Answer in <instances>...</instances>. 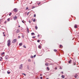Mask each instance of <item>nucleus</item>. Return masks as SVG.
<instances>
[{
    "mask_svg": "<svg viewBox=\"0 0 79 79\" xmlns=\"http://www.w3.org/2000/svg\"><path fill=\"white\" fill-rule=\"evenodd\" d=\"M40 76H42V74H40Z\"/></svg>",
    "mask_w": 79,
    "mask_h": 79,
    "instance_id": "obj_55",
    "label": "nucleus"
},
{
    "mask_svg": "<svg viewBox=\"0 0 79 79\" xmlns=\"http://www.w3.org/2000/svg\"><path fill=\"white\" fill-rule=\"evenodd\" d=\"M46 79H48V78H47Z\"/></svg>",
    "mask_w": 79,
    "mask_h": 79,
    "instance_id": "obj_57",
    "label": "nucleus"
},
{
    "mask_svg": "<svg viewBox=\"0 0 79 79\" xmlns=\"http://www.w3.org/2000/svg\"><path fill=\"white\" fill-rule=\"evenodd\" d=\"M60 69H61V67L60 68Z\"/></svg>",
    "mask_w": 79,
    "mask_h": 79,
    "instance_id": "obj_58",
    "label": "nucleus"
},
{
    "mask_svg": "<svg viewBox=\"0 0 79 79\" xmlns=\"http://www.w3.org/2000/svg\"><path fill=\"white\" fill-rule=\"evenodd\" d=\"M41 45H39L38 47L39 48H40V49L41 48Z\"/></svg>",
    "mask_w": 79,
    "mask_h": 79,
    "instance_id": "obj_8",
    "label": "nucleus"
},
{
    "mask_svg": "<svg viewBox=\"0 0 79 79\" xmlns=\"http://www.w3.org/2000/svg\"><path fill=\"white\" fill-rule=\"evenodd\" d=\"M17 41V39H15L13 40L12 41V43L14 44V43H15V42H16Z\"/></svg>",
    "mask_w": 79,
    "mask_h": 79,
    "instance_id": "obj_2",
    "label": "nucleus"
},
{
    "mask_svg": "<svg viewBox=\"0 0 79 79\" xmlns=\"http://www.w3.org/2000/svg\"><path fill=\"white\" fill-rule=\"evenodd\" d=\"M34 64H35V62H34Z\"/></svg>",
    "mask_w": 79,
    "mask_h": 79,
    "instance_id": "obj_60",
    "label": "nucleus"
},
{
    "mask_svg": "<svg viewBox=\"0 0 79 79\" xmlns=\"http://www.w3.org/2000/svg\"><path fill=\"white\" fill-rule=\"evenodd\" d=\"M10 18L8 19H7V21H10Z\"/></svg>",
    "mask_w": 79,
    "mask_h": 79,
    "instance_id": "obj_19",
    "label": "nucleus"
},
{
    "mask_svg": "<svg viewBox=\"0 0 79 79\" xmlns=\"http://www.w3.org/2000/svg\"><path fill=\"white\" fill-rule=\"evenodd\" d=\"M7 74H10V72H9V71H7Z\"/></svg>",
    "mask_w": 79,
    "mask_h": 79,
    "instance_id": "obj_17",
    "label": "nucleus"
},
{
    "mask_svg": "<svg viewBox=\"0 0 79 79\" xmlns=\"http://www.w3.org/2000/svg\"><path fill=\"white\" fill-rule=\"evenodd\" d=\"M0 61H2V59H0Z\"/></svg>",
    "mask_w": 79,
    "mask_h": 79,
    "instance_id": "obj_54",
    "label": "nucleus"
},
{
    "mask_svg": "<svg viewBox=\"0 0 79 79\" xmlns=\"http://www.w3.org/2000/svg\"><path fill=\"white\" fill-rule=\"evenodd\" d=\"M31 35H35V33H34V32L31 33Z\"/></svg>",
    "mask_w": 79,
    "mask_h": 79,
    "instance_id": "obj_13",
    "label": "nucleus"
},
{
    "mask_svg": "<svg viewBox=\"0 0 79 79\" xmlns=\"http://www.w3.org/2000/svg\"><path fill=\"white\" fill-rule=\"evenodd\" d=\"M28 69H29V65H28L27 66Z\"/></svg>",
    "mask_w": 79,
    "mask_h": 79,
    "instance_id": "obj_31",
    "label": "nucleus"
},
{
    "mask_svg": "<svg viewBox=\"0 0 79 79\" xmlns=\"http://www.w3.org/2000/svg\"><path fill=\"white\" fill-rule=\"evenodd\" d=\"M35 56H36V55H34L33 57H34V58H35Z\"/></svg>",
    "mask_w": 79,
    "mask_h": 79,
    "instance_id": "obj_32",
    "label": "nucleus"
},
{
    "mask_svg": "<svg viewBox=\"0 0 79 79\" xmlns=\"http://www.w3.org/2000/svg\"><path fill=\"white\" fill-rule=\"evenodd\" d=\"M35 29H36V30H37V28H38L37 27V26H35Z\"/></svg>",
    "mask_w": 79,
    "mask_h": 79,
    "instance_id": "obj_24",
    "label": "nucleus"
},
{
    "mask_svg": "<svg viewBox=\"0 0 79 79\" xmlns=\"http://www.w3.org/2000/svg\"><path fill=\"white\" fill-rule=\"evenodd\" d=\"M73 65H76V63H74V62L73 63Z\"/></svg>",
    "mask_w": 79,
    "mask_h": 79,
    "instance_id": "obj_34",
    "label": "nucleus"
},
{
    "mask_svg": "<svg viewBox=\"0 0 79 79\" xmlns=\"http://www.w3.org/2000/svg\"><path fill=\"white\" fill-rule=\"evenodd\" d=\"M0 58H1V59H3V57H0Z\"/></svg>",
    "mask_w": 79,
    "mask_h": 79,
    "instance_id": "obj_46",
    "label": "nucleus"
},
{
    "mask_svg": "<svg viewBox=\"0 0 79 79\" xmlns=\"http://www.w3.org/2000/svg\"><path fill=\"white\" fill-rule=\"evenodd\" d=\"M4 23H5V24H6V21H5V22H4Z\"/></svg>",
    "mask_w": 79,
    "mask_h": 79,
    "instance_id": "obj_42",
    "label": "nucleus"
},
{
    "mask_svg": "<svg viewBox=\"0 0 79 79\" xmlns=\"http://www.w3.org/2000/svg\"><path fill=\"white\" fill-rule=\"evenodd\" d=\"M3 36H4V37H5V34H4Z\"/></svg>",
    "mask_w": 79,
    "mask_h": 79,
    "instance_id": "obj_51",
    "label": "nucleus"
},
{
    "mask_svg": "<svg viewBox=\"0 0 79 79\" xmlns=\"http://www.w3.org/2000/svg\"><path fill=\"white\" fill-rule=\"evenodd\" d=\"M22 23H24V22L23 21H22Z\"/></svg>",
    "mask_w": 79,
    "mask_h": 79,
    "instance_id": "obj_44",
    "label": "nucleus"
},
{
    "mask_svg": "<svg viewBox=\"0 0 79 79\" xmlns=\"http://www.w3.org/2000/svg\"><path fill=\"white\" fill-rule=\"evenodd\" d=\"M3 34H5V32H3Z\"/></svg>",
    "mask_w": 79,
    "mask_h": 79,
    "instance_id": "obj_56",
    "label": "nucleus"
},
{
    "mask_svg": "<svg viewBox=\"0 0 79 79\" xmlns=\"http://www.w3.org/2000/svg\"><path fill=\"white\" fill-rule=\"evenodd\" d=\"M5 54V52H3L1 54V55H4Z\"/></svg>",
    "mask_w": 79,
    "mask_h": 79,
    "instance_id": "obj_23",
    "label": "nucleus"
},
{
    "mask_svg": "<svg viewBox=\"0 0 79 79\" xmlns=\"http://www.w3.org/2000/svg\"><path fill=\"white\" fill-rule=\"evenodd\" d=\"M2 21V19H0V23L1 22V21Z\"/></svg>",
    "mask_w": 79,
    "mask_h": 79,
    "instance_id": "obj_45",
    "label": "nucleus"
},
{
    "mask_svg": "<svg viewBox=\"0 0 79 79\" xmlns=\"http://www.w3.org/2000/svg\"><path fill=\"white\" fill-rule=\"evenodd\" d=\"M53 64L52 63H50V65H53Z\"/></svg>",
    "mask_w": 79,
    "mask_h": 79,
    "instance_id": "obj_37",
    "label": "nucleus"
},
{
    "mask_svg": "<svg viewBox=\"0 0 79 79\" xmlns=\"http://www.w3.org/2000/svg\"><path fill=\"white\" fill-rule=\"evenodd\" d=\"M28 10H29V9H28Z\"/></svg>",
    "mask_w": 79,
    "mask_h": 79,
    "instance_id": "obj_61",
    "label": "nucleus"
},
{
    "mask_svg": "<svg viewBox=\"0 0 79 79\" xmlns=\"http://www.w3.org/2000/svg\"><path fill=\"white\" fill-rule=\"evenodd\" d=\"M62 74H63V72H61Z\"/></svg>",
    "mask_w": 79,
    "mask_h": 79,
    "instance_id": "obj_52",
    "label": "nucleus"
},
{
    "mask_svg": "<svg viewBox=\"0 0 79 79\" xmlns=\"http://www.w3.org/2000/svg\"><path fill=\"white\" fill-rule=\"evenodd\" d=\"M40 36V35H38L37 36L38 37H39V36Z\"/></svg>",
    "mask_w": 79,
    "mask_h": 79,
    "instance_id": "obj_48",
    "label": "nucleus"
},
{
    "mask_svg": "<svg viewBox=\"0 0 79 79\" xmlns=\"http://www.w3.org/2000/svg\"><path fill=\"white\" fill-rule=\"evenodd\" d=\"M47 69L48 71H49L50 70V69H49V68L48 67H47Z\"/></svg>",
    "mask_w": 79,
    "mask_h": 79,
    "instance_id": "obj_20",
    "label": "nucleus"
},
{
    "mask_svg": "<svg viewBox=\"0 0 79 79\" xmlns=\"http://www.w3.org/2000/svg\"><path fill=\"white\" fill-rule=\"evenodd\" d=\"M40 79H42V77H40Z\"/></svg>",
    "mask_w": 79,
    "mask_h": 79,
    "instance_id": "obj_41",
    "label": "nucleus"
},
{
    "mask_svg": "<svg viewBox=\"0 0 79 79\" xmlns=\"http://www.w3.org/2000/svg\"><path fill=\"white\" fill-rule=\"evenodd\" d=\"M60 48L63 47V45H60Z\"/></svg>",
    "mask_w": 79,
    "mask_h": 79,
    "instance_id": "obj_15",
    "label": "nucleus"
},
{
    "mask_svg": "<svg viewBox=\"0 0 79 79\" xmlns=\"http://www.w3.org/2000/svg\"><path fill=\"white\" fill-rule=\"evenodd\" d=\"M8 57H9V56H8V55H6V56L5 59L6 60H8Z\"/></svg>",
    "mask_w": 79,
    "mask_h": 79,
    "instance_id": "obj_5",
    "label": "nucleus"
},
{
    "mask_svg": "<svg viewBox=\"0 0 79 79\" xmlns=\"http://www.w3.org/2000/svg\"><path fill=\"white\" fill-rule=\"evenodd\" d=\"M7 45L8 47H10V44H11V40H9L7 41Z\"/></svg>",
    "mask_w": 79,
    "mask_h": 79,
    "instance_id": "obj_1",
    "label": "nucleus"
},
{
    "mask_svg": "<svg viewBox=\"0 0 79 79\" xmlns=\"http://www.w3.org/2000/svg\"><path fill=\"white\" fill-rule=\"evenodd\" d=\"M36 17V15L35 14H34V17Z\"/></svg>",
    "mask_w": 79,
    "mask_h": 79,
    "instance_id": "obj_33",
    "label": "nucleus"
},
{
    "mask_svg": "<svg viewBox=\"0 0 79 79\" xmlns=\"http://www.w3.org/2000/svg\"><path fill=\"white\" fill-rule=\"evenodd\" d=\"M35 8V6H33L32 8V9H33L34 8Z\"/></svg>",
    "mask_w": 79,
    "mask_h": 79,
    "instance_id": "obj_30",
    "label": "nucleus"
},
{
    "mask_svg": "<svg viewBox=\"0 0 79 79\" xmlns=\"http://www.w3.org/2000/svg\"><path fill=\"white\" fill-rule=\"evenodd\" d=\"M74 77L75 78H76L77 77V76L76 75H75Z\"/></svg>",
    "mask_w": 79,
    "mask_h": 79,
    "instance_id": "obj_39",
    "label": "nucleus"
},
{
    "mask_svg": "<svg viewBox=\"0 0 79 79\" xmlns=\"http://www.w3.org/2000/svg\"><path fill=\"white\" fill-rule=\"evenodd\" d=\"M19 69H23V64H21L20 65Z\"/></svg>",
    "mask_w": 79,
    "mask_h": 79,
    "instance_id": "obj_4",
    "label": "nucleus"
},
{
    "mask_svg": "<svg viewBox=\"0 0 79 79\" xmlns=\"http://www.w3.org/2000/svg\"><path fill=\"white\" fill-rule=\"evenodd\" d=\"M65 79H66V78H65Z\"/></svg>",
    "mask_w": 79,
    "mask_h": 79,
    "instance_id": "obj_62",
    "label": "nucleus"
},
{
    "mask_svg": "<svg viewBox=\"0 0 79 79\" xmlns=\"http://www.w3.org/2000/svg\"><path fill=\"white\" fill-rule=\"evenodd\" d=\"M22 74H23V75H24V76H26V75L25 73H22Z\"/></svg>",
    "mask_w": 79,
    "mask_h": 79,
    "instance_id": "obj_25",
    "label": "nucleus"
},
{
    "mask_svg": "<svg viewBox=\"0 0 79 79\" xmlns=\"http://www.w3.org/2000/svg\"><path fill=\"white\" fill-rule=\"evenodd\" d=\"M17 19V16H15L14 18V19Z\"/></svg>",
    "mask_w": 79,
    "mask_h": 79,
    "instance_id": "obj_9",
    "label": "nucleus"
},
{
    "mask_svg": "<svg viewBox=\"0 0 79 79\" xmlns=\"http://www.w3.org/2000/svg\"><path fill=\"white\" fill-rule=\"evenodd\" d=\"M35 36H33V37H32V38H33V39H35Z\"/></svg>",
    "mask_w": 79,
    "mask_h": 79,
    "instance_id": "obj_36",
    "label": "nucleus"
},
{
    "mask_svg": "<svg viewBox=\"0 0 79 79\" xmlns=\"http://www.w3.org/2000/svg\"><path fill=\"white\" fill-rule=\"evenodd\" d=\"M29 12L27 14V16H28V15H29Z\"/></svg>",
    "mask_w": 79,
    "mask_h": 79,
    "instance_id": "obj_40",
    "label": "nucleus"
},
{
    "mask_svg": "<svg viewBox=\"0 0 79 79\" xmlns=\"http://www.w3.org/2000/svg\"><path fill=\"white\" fill-rule=\"evenodd\" d=\"M74 27H75V29H77V25H76L75 24V25Z\"/></svg>",
    "mask_w": 79,
    "mask_h": 79,
    "instance_id": "obj_12",
    "label": "nucleus"
},
{
    "mask_svg": "<svg viewBox=\"0 0 79 79\" xmlns=\"http://www.w3.org/2000/svg\"><path fill=\"white\" fill-rule=\"evenodd\" d=\"M17 33H18L20 32V31H19V29H18L16 31Z\"/></svg>",
    "mask_w": 79,
    "mask_h": 79,
    "instance_id": "obj_7",
    "label": "nucleus"
},
{
    "mask_svg": "<svg viewBox=\"0 0 79 79\" xmlns=\"http://www.w3.org/2000/svg\"><path fill=\"white\" fill-rule=\"evenodd\" d=\"M18 27H20V26L19 25V26H18Z\"/></svg>",
    "mask_w": 79,
    "mask_h": 79,
    "instance_id": "obj_53",
    "label": "nucleus"
},
{
    "mask_svg": "<svg viewBox=\"0 0 79 79\" xmlns=\"http://www.w3.org/2000/svg\"><path fill=\"white\" fill-rule=\"evenodd\" d=\"M40 4V2H39V3H38V5H39Z\"/></svg>",
    "mask_w": 79,
    "mask_h": 79,
    "instance_id": "obj_47",
    "label": "nucleus"
},
{
    "mask_svg": "<svg viewBox=\"0 0 79 79\" xmlns=\"http://www.w3.org/2000/svg\"><path fill=\"white\" fill-rule=\"evenodd\" d=\"M29 23H31V20H29Z\"/></svg>",
    "mask_w": 79,
    "mask_h": 79,
    "instance_id": "obj_43",
    "label": "nucleus"
},
{
    "mask_svg": "<svg viewBox=\"0 0 79 79\" xmlns=\"http://www.w3.org/2000/svg\"><path fill=\"white\" fill-rule=\"evenodd\" d=\"M45 64L46 66H48V63H45Z\"/></svg>",
    "mask_w": 79,
    "mask_h": 79,
    "instance_id": "obj_28",
    "label": "nucleus"
},
{
    "mask_svg": "<svg viewBox=\"0 0 79 79\" xmlns=\"http://www.w3.org/2000/svg\"><path fill=\"white\" fill-rule=\"evenodd\" d=\"M27 31L28 33H29V28H28L27 27Z\"/></svg>",
    "mask_w": 79,
    "mask_h": 79,
    "instance_id": "obj_6",
    "label": "nucleus"
},
{
    "mask_svg": "<svg viewBox=\"0 0 79 79\" xmlns=\"http://www.w3.org/2000/svg\"><path fill=\"white\" fill-rule=\"evenodd\" d=\"M33 21L34 22H35V19H33Z\"/></svg>",
    "mask_w": 79,
    "mask_h": 79,
    "instance_id": "obj_29",
    "label": "nucleus"
},
{
    "mask_svg": "<svg viewBox=\"0 0 79 79\" xmlns=\"http://www.w3.org/2000/svg\"><path fill=\"white\" fill-rule=\"evenodd\" d=\"M28 61H29V62H31V59H29Z\"/></svg>",
    "mask_w": 79,
    "mask_h": 79,
    "instance_id": "obj_27",
    "label": "nucleus"
},
{
    "mask_svg": "<svg viewBox=\"0 0 79 79\" xmlns=\"http://www.w3.org/2000/svg\"><path fill=\"white\" fill-rule=\"evenodd\" d=\"M54 51L55 52H57V50L56 49H54Z\"/></svg>",
    "mask_w": 79,
    "mask_h": 79,
    "instance_id": "obj_16",
    "label": "nucleus"
},
{
    "mask_svg": "<svg viewBox=\"0 0 79 79\" xmlns=\"http://www.w3.org/2000/svg\"><path fill=\"white\" fill-rule=\"evenodd\" d=\"M22 45H23V43H22L19 44V46H22Z\"/></svg>",
    "mask_w": 79,
    "mask_h": 79,
    "instance_id": "obj_10",
    "label": "nucleus"
},
{
    "mask_svg": "<svg viewBox=\"0 0 79 79\" xmlns=\"http://www.w3.org/2000/svg\"><path fill=\"white\" fill-rule=\"evenodd\" d=\"M72 60H70L69 61V64H71V62Z\"/></svg>",
    "mask_w": 79,
    "mask_h": 79,
    "instance_id": "obj_11",
    "label": "nucleus"
},
{
    "mask_svg": "<svg viewBox=\"0 0 79 79\" xmlns=\"http://www.w3.org/2000/svg\"><path fill=\"white\" fill-rule=\"evenodd\" d=\"M18 38H19H19H20V36H19Z\"/></svg>",
    "mask_w": 79,
    "mask_h": 79,
    "instance_id": "obj_49",
    "label": "nucleus"
},
{
    "mask_svg": "<svg viewBox=\"0 0 79 79\" xmlns=\"http://www.w3.org/2000/svg\"><path fill=\"white\" fill-rule=\"evenodd\" d=\"M15 12H17L18 11V9L16 8H15L13 10Z\"/></svg>",
    "mask_w": 79,
    "mask_h": 79,
    "instance_id": "obj_3",
    "label": "nucleus"
},
{
    "mask_svg": "<svg viewBox=\"0 0 79 79\" xmlns=\"http://www.w3.org/2000/svg\"><path fill=\"white\" fill-rule=\"evenodd\" d=\"M61 77H62V78H64V75H62Z\"/></svg>",
    "mask_w": 79,
    "mask_h": 79,
    "instance_id": "obj_14",
    "label": "nucleus"
},
{
    "mask_svg": "<svg viewBox=\"0 0 79 79\" xmlns=\"http://www.w3.org/2000/svg\"><path fill=\"white\" fill-rule=\"evenodd\" d=\"M28 7H27L26 8V10H28Z\"/></svg>",
    "mask_w": 79,
    "mask_h": 79,
    "instance_id": "obj_35",
    "label": "nucleus"
},
{
    "mask_svg": "<svg viewBox=\"0 0 79 79\" xmlns=\"http://www.w3.org/2000/svg\"><path fill=\"white\" fill-rule=\"evenodd\" d=\"M22 37H23V38H24V35L22 34Z\"/></svg>",
    "mask_w": 79,
    "mask_h": 79,
    "instance_id": "obj_26",
    "label": "nucleus"
},
{
    "mask_svg": "<svg viewBox=\"0 0 79 79\" xmlns=\"http://www.w3.org/2000/svg\"><path fill=\"white\" fill-rule=\"evenodd\" d=\"M37 42H38V43H39L40 42V40H37Z\"/></svg>",
    "mask_w": 79,
    "mask_h": 79,
    "instance_id": "obj_22",
    "label": "nucleus"
},
{
    "mask_svg": "<svg viewBox=\"0 0 79 79\" xmlns=\"http://www.w3.org/2000/svg\"><path fill=\"white\" fill-rule=\"evenodd\" d=\"M11 14H12V13L10 12L9 15V16H11Z\"/></svg>",
    "mask_w": 79,
    "mask_h": 79,
    "instance_id": "obj_21",
    "label": "nucleus"
},
{
    "mask_svg": "<svg viewBox=\"0 0 79 79\" xmlns=\"http://www.w3.org/2000/svg\"><path fill=\"white\" fill-rule=\"evenodd\" d=\"M31 58H33V56H31Z\"/></svg>",
    "mask_w": 79,
    "mask_h": 79,
    "instance_id": "obj_38",
    "label": "nucleus"
},
{
    "mask_svg": "<svg viewBox=\"0 0 79 79\" xmlns=\"http://www.w3.org/2000/svg\"><path fill=\"white\" fill-rule=\"evenodd\" d=\"M23 47L24 48H26V46H25V45H24L23 46Z\"/></svg>",
    "mask_w": 79,
    "mask_h": 79,
    "instance_id": "obj_18",
    "label": "nucleus"
},
{
    "mask_svg": "<svg viewBox=\"0 0 79 79\" xmlns=\"http://www.w3.org/2000/svg\"><path fill=\"white\" fill-rule=\"evenodd\" d=\"M55 69H57V68L55 67Z\"/></svg>",
    "mask_w": 79,
    "mask_h": 79,
    "instance_id": "obj_50",
    "label": "nucleus"
},
{
    "mask_svg": "<svg viewBox=\"0 0 79 79\" xmlns=\"http://www.w3.org/2000/svg\"><path fill=\"white\" fill-rule=\"evenodd\" d=\"M3 73H5V72H3Z\"/></svg>",
    "mask_w": 79,
    "mask_h": 79,
    "instance_id": "obj_59",
    "label": "nucleus"
}]
</instances>
